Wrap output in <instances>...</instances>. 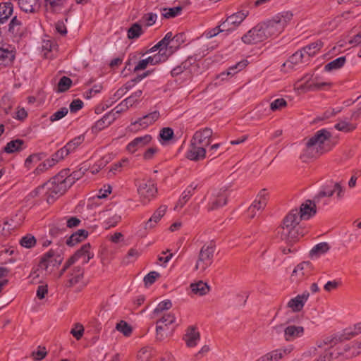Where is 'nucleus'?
<instances>
[{"mask_svg": "<svg viewBox=\"0 0 361 361\" xmlns=\"http://www.w3.org/2000/svg\"><path fill=\"white\" fill-rule=\"evenodd\" d=\"M297 213H288L283 219V226L279 228L278 234L283 240L292 243L305 235L304 230L298 226L299 221L295 216Z\"/></svg>", "mask_w": 361, "mask_h": 361, "instance_id": "1", "label": "nucleus"}, {"mask_svg": "<svg viewBox=\"0 0 361 361\" xmlns=\"http://www.w3.org/2000/svg\"><path fill=\"white\" fill-rule=\"evenodd\" d=\"M331 137V134L326 129H321L317 131L312 137L306 141L307 152L314 156V154H322L330 150L329 142Z\"/></svg>", "mask_w": 361, "mask_h": 361, "instance_id": "2", "label": "nucleus"}, {"mask_svg": "<svg viewBox=\"0 0 361 361\" xmlns=\"http://www.w3.org/2000/svg\"><path fill=\"white\" fill-rule=\"evenodd\" d=\"M63 259L61 250L51 249L42 257L39 267L44 270L46 274H51L54 267H57L61 264Z\"/></svg>", "mask_w": 361, "mask_h": 361, "instance_id": "3", "label": "nucleus"}, {"mask_svg": "<svg viewBox=\"0 0 361 361\" xmlns=\"http://www.w3.org/2000/svg\"><path fill=\"white\" fill-rule=\"evenodd\" d=\"M90 243L82 245L80 250L66 262L63 267L59 274V278L61 277L62 275L77 262L81 261L80 262L82 265L87 264L94 256V255L90 252Z\"/></svg>", "mask_w": 361, "mask_h": 361, "instance_id": "4", "label": "nucleus"}, {"mask_svg": "<svg viewBox=\"0 0 361 361\" xmlns=\"http://www.w3.org/2000/svg\"><path fill=\"white\" fill-rule=\"evenodd\" d=\"M214 251V243L204 245L200 249L195 269L201 271H205L212 264Z\"/></svg>", "mask_w": 361, "mask_h": 361, "instance_id": "5", "label": "nucleus"}, {"mask_svg": "<svg viewBox=\"0 0 361 361\" xmlns=\"http://www.w3.org/2000/svg\"><path fill=\"white\" fill-rule=\"evenodd\" d=\"M292 17V13L286 12L279 13L273 17L272 19L266 21L272 37L277 36L281 33L287 24L291 20Z\"/></svg>", "mask_w": 361, "mask_h": 361, "instance_id": "6", "label": "nucleus"}, {"mask_svg": "<svg viewBox=\"0 0 361 361\" xmlns=\"http://www.w3.org/2000/svg\"><path fill=\"white\" fill-rule=\"evenodd\" d=\"M43 185H45L47 189L46 195L47 201L49 204L54 202L56 198L62 195L70 188L63 183L57 182L54 178Z\"/></svg>", "mask_w": 361, "mask_h": 361, "instance_id": "7", "label": "nucleus"}, {"mask_svg": "<svg viewBox=\"0 0 361 361\" xmlns=\"http://www.w3.org/2000/svg\"><path fill=\"white\" fill-rule=\"evenodd\" d=\"M173 314H167L164 315L157 322L156 326V338L158 341L164 340L167 336L171 333L173 328L170 326L175 322Z\"/></svg>", "mask_w": 361, "mask_h": 361, "instance_id": "8", "label": "nucleus"}, {"mask_svg": "<svg viewBox=\"0 0 361 361\" xmlns=\"http://www.w3.org/2000/svg\"><path fill=\"white\" fill-rule=\"evenodd\" d=\"M137 192L141 202L147 204L156 197L157 188L153 180H142L138 185Z\"/></svg>", "mask_w": 361, "mask_h": 361, "instance_id": "9", "label": "nucleus"}, {"mask_svg": "<svg viewBox=\"0 0 361 361\" xmlns=\"http://www.w3.org/2000/svg\"><path fill=\"white\" fill-rule=\"evenodd\" d=\"M228 196V193L226 188L214 190L208 204V211L216 210L226 205Z\"/></svg>", "mask_w": 361, "mask_h": 361, "instance_id": "10", "label": "nucleus"}, {"mask_svg": "<svg viewBox=\"0 0 361 361\" xmlns=\"http://www.w3.org/2000/svg\"><path fill=\"white\" fill-rule=\"evenodd\" d=\"M316 203H317V202H314V200L313 201L307 200L305 203L301 204L300 210L294 209L289 213H297L295 216L298 217L297 219L299 221L302 219L307 220L316 214Z\"/></svg>", "mask_w": 361, "mask_h": 361, "instance_id": "11", "label": "nucleus"}, {"mask_svg": "<svg viewBox=\"0 0 361 361\" xmlns=\"http://www.w3.org/2000/svg\"><path fill=\"white\" fill-rule=\"evenodd\" d=\"M245 44H252L264 41V35L261 31L259 24L250 30L241 37Z\"/></svg>", "mask_w": 361, "mask_h": 361, "instance_id": "12", "label": "nucleus"}, {"mask_svg": "<svg viewBox=\"0 0 361 361\" xmlns=\"http://www.w3.org/2000/svg\"><path fill=\"white\" fill-rule=\"evenodd\" d=\"M205 155V147L195 143V141H190V145L186 154V157L188 159L197 161L204 159Z\"/></svg>", "mask_w": 361, "mask_h": 361, "instance_id": "13", "label": "nucleus"}, {"mask_svg": "<svg viewBox=\"0 0 361 361\" xmlns=\"http://www.w3.org/2000/svg\"><path fill=\"white\" fill-rule=\"evenodd\" d=\"M247 11H240L227 17L225 21L221 23L223 27L233 28L238 27L247 16Z\"/></svg>", "mask_w": 361, "mask_h": 361, "instance_id": "14", "label": "nucleus"}, {"mask_svg": "<svg viewBox=\"0 0 361 361\" xmlns=\"http://www.w3.org/2000/svg\"><path fill=\"white\" fill-rule=\"evenodd\" d=\"M212 130L209 128L198 130L194 134L191 141L205 147L212 142Z\"/></svg>", "mask_w": 361, "mask_h": 361, "instance_id": "15", "label": "nucleus"}, {"mask_svg": "<svg viewBox=\"0 0 361 361\" xmlns=\"http://www.w3.org/2000/svg\"><path fill=\"white\" fill-rule=\"evenodd\" d=\"M268 193L266 189H262L257 195L255 200L248 208V213L250 217L253 218L255 216V210H259L264 208L267 202Z\"/></svg>", "mask_w": 361, "mask_h": 361, "instance_id": "16", "label": "nucleus"}, {"mask_svg": "<svg viewBox=\"0 0 361 361\" xmlns=\"http://www.w3.org/2000/svg\"><path fill=\"white\" fill-rule=\"evenodd\" d=\"M310 296L308 291H305L301 295H298L295 298H292L288 302V307L294 312L300 311L305 302L307 300Z\"/></svg>", "mask_w": 361, "mask_h": 361, "instance_id": "17", "label": "nucleus"}, {"mask_svg": "<svg viewBox=\"0 0 361 361\" xmlns=\"http://www.w3.org/2000/svg\"><path fill=\"white\" fill-rule=\"evenodd\" d=\"M84 270L81 266L73 267L68 274L69 279L67 280L66 286L71 287L78 283L83 278Z\"/></svg>", "mask_w": 361, "mask_h": 361, "instance_id": "18", "label": "nucleus"}, {"mask_svg": "<svg viewBox=\"0 0 361 361\" xmlns=\"http://www.w3.org/2000/svg\"><path fill=\"white\" fill-rule=\"evenodd\" d=\"M344 341H346V338L343 331L341 334H336L325 337L322 341L317 343V346L319 348L324 345H329L331 348Z\"/></svg>", "mask_w": 361, "mask_h": 361, "instance_id": "19", "label": "nucleus"}, {"mask_svg": "<svg viewBox=\"0 0 361 361\" xmlns=\"http://www.w3.org/2000/svg\"><path fill=\"white\" fill-rule=\"evenodd\" d=\"M152 140V137L149 135L137 137L132 140L127 146V149L130 152H134L138 149L145 147L149 144Z\"/></svg>", "mask_w": 361, "mask_h": 361, "instance_id": "20", "label": "nucleus"}, {"mask_svg": "<svg viewBox=\"0 0 361 361\" xmlns=\"http://www.w3.org/2000/svg\"><path fill=\"white\" fill-rule=\"evenodd\" d=\"M304 334L302 326L290 325L284 329V338L287 341H292L301 337Z\"/></svg>", "mask_w": 361, "mask_h": 361, "instance_id": "21", "label": "nucleus"}, {"mask_svg": "<svg viewBox=\"0 0 361 361\" xmlns=\"http://www.w3.org/2000/svg\"><path fill=\"white\" fill-rule=\"evenodd\" d=\"M324 44L321 40H317L316 42H314L302 49L301 50L306 56V59L308 61L310 58L315 56L318 51L321 49V48L323 47Z\"/></svg>", "mask_w": 361, "mask_h": 361, "instance_id": "22", "label": "nucleus"}, {"mask_svg": "<svg viewBox=\"0 0 361 361\" xmlns=\"http://www.w3.org/2000/svg\"><path fill=\"white\" fill-rule=\"evenodd\" d=\"M159 112L157 111H154L139 118L137 121H135L132 124H139L142 128H146L148 126L152 124L154 121H156L159 118Z\"/></svg>", "mask_w": 361, "mask_h": 361, "instance_id": "23", "label": "nucleus"}, {"mask_svg": "<svg viewBox=\"0 0 361 361\" xmlns=\"http://www.w3.org/2000/svg\"><path fill=\"white\" fill-rule=\"evenodd\" d=\"M353 121H350V118H345L340 120L335 126L334 128L344 133H350L357 128V123H354Z\"/></svg>", "mask_w": 361, "mask_h": 361, "instance_id": "24", "label": "nucleus"}, {"mask_svg": "<svg viewBox=\"0 0 361 361\" xmlns=\"http://www.w3.org/2000/svg\"><path fill=\"white\" fill-rule=\"evenodd\" d=\"M115 119L114 114L111 115V113L105 114L101 119L98 120L94 126L92 130L94 132H99L104 128L109 126Z\"/></svg>", "mask_w": 361, "mask_h": 361, "instance_id": "25", "label": "nucleus"}, {"mask_svg": "<svg viewBox=\"0 0 361 361\" xmlns=\"http://www.w3.org/2000/svg\"><path fill=\"white\" fill-rule=\"evenodd\" d=\"M199 340L200 333L192 326L188 328L185 336V341L187 345L190 348L194 347L197 345Z\"/></svg>", "mask_w": 361, "mask_h": 361, "instance_id": "26", "label": "nucleus"}, {"mask_svg": "<svg viewBox=\"0 0 361 361\" xmlns=\"http://www.w3.org/2000/svg\"><path fill=\"white\" fill-rule=\"evenodd\" d=\"M42 159L40 154H32L30 155L24 161V173L28 172L30 170H33L35 165L37 164Z\"/></svg>", "mask_w": 361, "mask_h": 361, "instance_id": "27", "label": "nucleus"}, {"mask_svg": "<svg viewBox=\"0 0 361 361\" xmlns=\"http://www.w3.org/2000/svg\"><path fill=\"white\" fill-rule=\"evenodd\" d=\"M190 288L194 294L198 295L200 296L206 295L210 289L207 283H204L202 281H200L197 283H191Z\"/></svg>", "mask_w": 361, "mask_h": 361, "instance_id": "28", "label": "nucleus"}, {"mask_svg": "<svg viewBox=\"0 0 361 361\" xmlns=\"http://www.w3.org/2000/svg\"><path fill=\"white\" fill-rule=\"evenodd\" d=\"M23 149V140L16 139L8 142L4 148V152L7 154H13L21 151Z\"/></svg>", "mask_w": 361, "mask_h": 361, "instance_id": "29", "label": "nucleus"}, {"mask_svg": "<svg viewBox=\"0 0 361 361\" xmlns=\"http://www.w3.org/2000/svg\"><path fill=\"white\" fill-rule=\"evenodd\" d=\"M166 211V206H161L152 216V217L148 220V221L145 224V228H150L154 226L152 223H157L161 218L164 215Z\"/></svg>", "mask_w": 361, "mask_h": 361, "instance_id": "30", "label": "nucleus"}, {"mask_svg": "<svg viewBox=\"0 0 361 361\" xmlns=\"http://www.w3.org/2000/svg\"><path fill=\"white\" fill-rule=\"evenodd\" d=\"M197 186V184L192 183L183 192L178 201L181 207L190 200Z\"/></svg>", "mask_w": 361, "mask_h": 361, "instance_id": "31", "label": "nucleus"}, {"mask_svg": "<svg viewBox=\"0 0 361 361\" xmlns=\"http://www.w3.org/2000/svg\"><path fill=\"white\" fill-rule=\"evenodd\" d=\"M346 61L345 56H341L332 61L328 63L324 66V70L327 72L336 71L342 68Z\"/></svg>", "mask_w": 361, "mask_h": 361, "instance_id": "32", "label": "nucleus"}, {"mask_svg": "<svg viewBox=\"0 0 361 361\" xmlns=\"http://www.w3.org/2000/svg\"><path fill=\"white\" fill-rule=\"evenodd\" d=\"M334 194V183L322 186L318 194L314 197V202H319V200L324 197H331Z\"/></svg>", "mask_w": 361, "mask_h": 361, "instance_id": "33", "label": "nucleus"}, {"mask_svg": "<svg viewBox=\"0 0 361 361\" xmlns=\"http://www.w3.org/2000/svg\"><path fill=\"white\" fill-rule=\"evenodd\" d=\"M13 13L11 3L0 4V23H4Z\"/></svg>", "mask_w": 361, "mask_h": 361, "instance_id": "34", "label": "nucleus"}, {"mask_svg": "<svg viewBox=\"0 0 361 361\" xmlns=\"http://www.w3.org/2000/svg\"><path fill=\"white\" fill-rule=\"evenodd\" d=\"M45 188V185H41L38 187H37L35 189H34L32 191H31L27 196H26V205H24V207L31 208L32 205L35 204L34 199L37 197L41 191L44 190Z\"/></svg>", "mask_w": 361, "mask_h": 361, "instance_id": "35", "label": "nucleus"}, {"mask_svg": "<svg viewBox=\"0 0 361 361\" xmlns=\"http://www.w3.org/2000/svg\"><path fill=\"white\" fill-rule=\"evenodd\" d=\"M329 250V245L327 243L323 242L316 245L310 251V255L312 257H319L326 253Z\"/></svg>", "mask_w": 361, "mask_h": 361, "instance_id": "36", "label": "nucleus"}, {"mask_svg": "<svg viewBox=\"0 0 361 361\" xmlns=\"http://www.w3.org/2000/svg\"><path fill=\"white\" fill-rule=\"evenodd\" d=\"M42 173L35 167L33 170L24 173V183L32 184L37 182L38 177Z\"/></svg>", "mask_w": 361, "mask_h": 361, "instance_id": "37", "label": "nucleus"}, {"mask_svg": "<svg viewBox=\"0 0 361 361\" xmlns=\"http://www.w3.org/2000/svg\"><path fill=\"white\" fill-rule=\"evenodd\" d=\"M344 336L346 340H349L353 337L361 334V322L353 325V327H349L343 331Z\"/></svg>", "mask_w": 361, "mask_h": 361, "instance_id": "38", "label": "nucleus"}, {"mask_svg": "<svg viewBox=\"0 0 361 361\" xmlns=\"http://www.w3.org/2000/svg\"><path fill=\"white\" fill-rule=\"evenodd\" d=\"M183 10L181 6L173 8H164L161 9V14L165 18H175L179 16Z\"/></svg>", "mask_w": 361, "mask_h": 361, "instance_id": "39", "label": "nucleus"}, {"mask_svg": "<svg viewBox=\"0 0 361 361\" xmlns=\"http://www.w3.org/2000/svg\"><path fill=\"white\" fill-rule=\"evenodd\" d=\"M72 85V80L71 78L66 76H63L59 80L57 85V92H64L67 91Z\"/></svg>", "mask_w": 361, "mask_h": 361, "instance_id": "40", "label": "nucleus"}, {"mask_svg": "<svg viewBox=\"0 0 361 361\" xmlns=\"http://www.w3.org/2000/svg\"><path fill=\"white\" fill-rule=\"evenodd\" d=\"M13 58L14 55L12 51L4 49H0V65H8L13 61Z\"/></svg>", "mask_w": 361, "mask_h": 361, "instance_id": "41", "label": "nucleus"}, {"mask_svg": "<svg viewBox=\"0 0 361 361\" xmlns=\"http://www.w3.org/2000/svg\"><path fill=\"white\" fill-rule=\"evenodd\" d=\"M306 61H307L306 56L300 49L294 53L292 56H290L288 62L290 63L291 64L296 65L298 64L299 63H303Z\"/></svg>", "mask_w": 361, "mask_h": 361, "instance_id": "42", "label": "nucleus"}, {"mask_svg": "<svg viewBox=\"0 0 361 361\" xmlns=\"http://www.w3.org/2000/svg\"><path fill=\"white\" fill-rule=\"evenodd\" d=\"M142 27L138 23H134L128 30V37L129 39L138 38L142 34Z\"/></svg>", "mask_w": 361, "mask_h": 361, "instance_id": "43", "label": "nucleus"}, {"mask_svg": "<svg viewBox=\"0 0 361 361\" xmlns=\"http://www.w3.org/2000/svg\"><path fill=\"white\" fill-rule=\"evenodd\" d=\"M224 31H233V28H230V27H223L221 25L213 28V29H211L209 30H207L204 32V36L206 37V38L207 39H210L213 37H215L218 34H219L220 32H224Z\"/></svg>", "mask_w": 361, "mask_h": 361, "instance_id": "44", "label": "nucleus"}, {"mask_svg": "<svg viewBox=\"0 0 361 361\" xmlns=\"http://www.w3.org/2000/svg\"><path fill=\"white\" fill-rule=\"evenodd\" d=\"M173 44L170 46V49H177L185 41V35L183 32H180L173 36Z\"/></svg>", "mask_w": 361, "mask_h": 361, "instance_id": "45", "label": "nucleus"}, {"mask_svg": "<svg viewBox=\"0 0 361 361\" xmlns=\"http://www.w3.org/2000/svg\"><path fill=\"white\" fill-rule=\"evenodd\" d=\"M85 140L83 135H79L70 142H68L65 146L69 150L70 152L77 148Z\"/></svg>", "mask_w": 361, "mask_h": 361, "instance_id": "46", "label": "nucleus"}, {"mask_svg": "<svg viewBox=\"0 0 361 361\" xmlns=\"http://www.w3.org/2000/svg\"><path fill=\"white\" fill-rule=\"evenodd\" d=\"M38 1L39 0H24V12H35L39 8Z\"/></svg>", "mask_w": 361, "mask_h": 361, "instance_id": "47", "label": "nucleus"}, {"mask_svg": "<svg viewBox=\"0 0 361 361\" xmlns=\"http://www.w3.org/2000/svg\"><path fill=\"white\" fill-rule=\"evenodd\" d=\"M247 66V61H241L240 62H238V63H236L235 65L233 66H231L228 69V71L226 73V75H234L235 73H236L238 71L243 69L245 66ZM226 73H221V76H224L225 75Z\"/></svg>", "mask_w": 361, "mask_h": 361, "instance_id": "48", "label": "nucleus"}, {"mask_svg": "<svg viewBox=\"0 0 361 361\" xmlns=\"http://www.w3.org/2000/svg\"><path fill=\"white\" fill-rule=\"evenodd\" d=\"M70 169H66L62 171H61L56 176L54 177L55 178V180H56L57 182H61L67 185L66 181L70 178ZM68 186L70 187V185H68Z\"/></svg>", "mask_w": 361, "mask_h": 361, "instance_id": "49", "label": "nucleus"}, {"mask_svg": "<svg viewBox=\"0 0 361 361\" xmlns=\"http://www.w3.org/2000/svg\"><path fill=\"white\" fill-rule=\"evenodd\" d=\"M172 53L173 50H171L169 53H167L166 51H164L163 52H158L157 54H154L152 56L154 59V64L156 65L166 61L169 56L172 54Z\"/></svg>", "mask_w": 361, "mask_h": 361, "instance_id": "50", "label": "nucleus"}, {"mask_svg": "<svg viewBox=\"0 0 361 361\" xmlns=\"http://www.w3.org/2000/svg\"><path fill=\"white\" fill-rule=\"evenodd\" d=\"M142 91L141 90H138L133 92L130 97H127L124 100L126 103L128 104L129 106H133L134 104L138 102V99L142 96Z\"/></svg>", "mask_w": 361, "mask_h": 361, "instance_id": "51", "label": "nucleus"}, {"mask_svg": "<svg viewBox=\"0 0 361 361\" xmlns=\"http://www.w3.org/2000/svg\"><path fill=\"white\" fill-rule=\"evenodd\" d=\"M116 328L126 336H128L132 332V328L130 326L124 321H121L118 323Z\"/></svg>", "mask_w": 361, "mask_h": 361, "instance_id": "52", "label": "nucleus"}, {"mask_svg": "<svg viewBox=\"0 0 361 361\" xmlns=\"http://www.w3.org/2000/svg\"><path fill=\"white\" fill-rule=\"evenodd\" d=\"M68 112V110L66 107H62L59 111L54 113L49 118V120L51 122L57 121L62 118H63L65 116L67 115Z\"/></svg>", "mask_w": 361, "mask_h": 361, "instance_id": "53", "label": "nucleus"}, {"mask_svg": "<svg viewBox=\"0 0 361 361\" xmlns=\"http://www.w3.org/2000/svg\"><path fill=\"white\" fill-rule=\"evenodd\" d=\"M336 350H337V352L336 353H334V358H336L341 355H343L345 358H348L347 355H350L353 351L352 345H350V344L345 345L343 346V349L337 348Z\"/></svg>", "mask_w": 361, "mask_h": 361, "instance_id": "54", "label": "nucleus"}, {"mask_svg": "<svg viewBox=\"0 0 361 361\" xmlns=\"http://www.w3.org/2000/svg\"><path fill=\"white\" fill-rule=\"evenodd\" d=\"M159 276L160 274L158 272L155 271H150L144 277V282L145 286H150L153 284L156 279Z\"/></svg>", "mask_w": 361, "mask_h": 361, "instance_id": "55", "label": "nucleus"}, {"mask_svg": "<svg viewBox=\"0 0 361 361\" xmlns=\"http://www.w3.org/2000/svg\"><path fill=\"white\" fill-rule=\"evenodd\" d=\"M171 307H172V303H171V300H166L161 301V302L159 303L157 307L154 309V313L158 314L159 312H163L164 310H169Z\"/></svg>", "mask_w": 361, "mask_h": 361, "instance_id": "56", "label": "nucleus"}, {"mask_svg": "<svg viewBox=\"0 0 361 361\" xmlns=\"http://www.w3.org/2000/svg\"><path fill=\"white\" fill-rule=\"evenodd\" d=\"M37 244V240L31 234L24 235V248L30 249L34 247Z\"/></svg>", "mask_w": 361, "mask_h": 361, "instance_id": "57", "label": "nucleus"}, {"mask_svg": "<svg viewBox=\"0 0 361 361\" xmlns=\"http://www.w3.org/2000/svg\"><path fill=\"white\" fill-rule=\"evenodd\" d=\"M334 352L331 351V348L326 350L314 361H331L334 357Z\"/></svg>", "mask_w": 361, "mask_h": 361, "instance_id": "58", "label": "nucleus"}, {"mask_svg": "<svg viewBox=\"0 0 361 361\" xmlns=\"http://www.w3.org/2000/svg\"><path fill=\"white\" fill-rule=\"evenodd\" d=\"M84 328L80 324H75V327L71 331V334L75 337L76 340H80L83 336Z\"/></svg>", "mask_w": 361, "mask_h": 361, "instance_id": "59", "label": "nucleus"}, {"mask_svg": "<svg viewBox=\"0 0 361 361\" xmlns=\"http://www.w3.org/2000/svg\"><path fill=\"white\" fill-rule=\"evenodd\" d=\"M152 356V350L149 348L141 349L137 354L139 361H149Z\"/></svg>", "mask_w": 361, "mask_h": 361, "instance_id": "60", "label": "nucleus"}, {"mask_svg": "<svg viewBox=\"0 0 361 361\" xmlns=\"http://www.w3.org/2000/svg\"><path fill=\"white\" fill-rule=\"evenodd\" d=\"M159 136L164 141H169L173 136V130L171 128H164L161 130Z\"/></svg>", "mask_w": 361, "mask_h": 361, "instance_id": "61", "label": "nucleus"}, {"mask_svg": "<svg viewBox=\"0 0 361 361\" xmlns=\"http://www.w3.org/2000/svg\"><path fill=\"white\" fill-rule=\"evenodd\" d=\"M286 101L284 99H276L271 103L270 108L272 111H277L282 107L286 106Z\"/></svg>", "mask_w": 361, "mask_h": 361, "instance_id": "62", "label": "nucleus"}, {"mask_svg": "<svg viewBox=\"0 0 361 361\" xmlns=\"http://www.w3.org/2000/svg\"><path fill=\"white\" fill-rule=\"evenodd\" d=\"M84 174V172L81 170L73 171L70 174V178L66 181L67 185H70V187L75 182V180L80 179Z\"/></svg>", "mask_w": 361, "mask_h": 361, "instance_id": "63", "label": "nucleus"}, {"mask_svg": "<svg viewBox=\"0 0 361 361\" xmlns=\"http://www.w3.org/2000/svg\"><path fill=\"white\" fill-rule=\"evenodd\" d=\"M20 23L16 19V17H14L9 24L8 31L12 35H16L19 28H20Z\"/></svg>", "mask_w": 361, "mask_h": 361, "instance_id": "64", "label": "nucleus"}]
</instances>
